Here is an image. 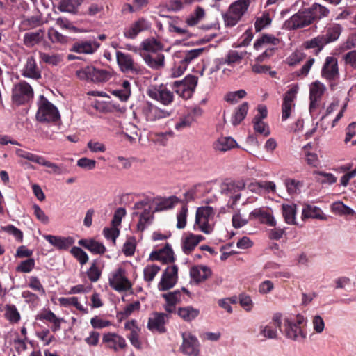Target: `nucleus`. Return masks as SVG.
<instances>
[{
  "label": "nucleus",
  "mask_w": 356,
  "mask_h": 356,
  "mask_svg": "<svg viewBox=\"0 0 356 356\" xmlns=\"http://www.w3.org/2000/svg\"><path fill=\"white\" fill-rule=\"evenodd\" d=\"M76 75L80 80L99 83L108 81L113 76V71L88 65L77 70Z\"/></svg>",
  "instance_id": "nucleus-1"
},
{
  "label": "nucleus",
  "mask_w": 356,
  "mask_h": 356,
  "mask_svg": "<svg viewBox=\"0 0 356 356\" xmlns=\"http://www.w3.org/2000/svg\"><path fill=\"white\" fill-rule=\"evenodd\" d=\"M250 0H237L232 3L227 12L222 13L225 24L227 26H235L247 11Z\"/></svg>",
  "instance_id": "nucleus-2"
},
{
  "label": "nucleus",
  "mask_w": 356,
  "mask_h": 356,
  "mask_svg": "<svg viewBox=\"0 0 356 356\" xmlns=\"http://www.w3.org/2000/svg\"><path fill=\"white\" fill-rule=\"evenodd\" d=\"M60 116L58 108L43 95H40L36 119L41 122H56Z\"/></svg>",
  "instance_id": "nucleus-3"
},
{
  "label": "nucleus",
  "mask_w": 356,
  "mask_h": 356,
  "mask_svg": "<svg viewBox=\"0 0 356 356\" xmlns=\"http://www.w3.org/2000/svg\"><path fill=\"white\" fill-rule=\"evenodd\" d=\"M214 210L211 207H202L197 209L194 229H199L209 234L213 231V227L209 221L213 218Z\"/></svg>",
  "instance_id": "nucleus-4"
},
{
  "label": "nucleus",
  "mask_w": 356,
  "mask_h": 356,
  "mask_svg": "<svg viewBox=\"0 0 356 356\" xmlns=\"http://www.w3.org/2000/svg\"><path fill=\"white\" fill-rule=\"evenodd\" d=\"M198 79L195 75H188L183 80L172 83V88L175 92L184 99L191 98L195 90Z\"/></svg>",
  "instance_id": "nucleus-5"
},
{
  "label": "nucleus",
  "mask_w": 356,
  "mask_h": 356,
  "mask_svg": "<svg viewBox=\"0 0 356 356\" xmlns=\"http://www.w3.org/2000/svg\"><path fill=\"white\" fill-rule=\"evenodd\" d=\"M116 61L122 73H132L134 75L143 73V67L135 63L132 56L129 54L117 51Z\"/></svg>",
  "instance_id": "nucleus-6"
},
{
  "label": "nucleus",
  "mask_w": 356,
  "mask_h": 356,
  "mask_svg": "<svg viewBox=\"0 0 356 356\" xmlns=\"http://www.w3.org/2000/svg\"><path fill=\"white\" fill-rule=\"evenodd\" d=\"M138 111L147 121L150 122L165 118L170 115V113L167 110L161 109L149 102H146L140 104L138 108Z\"/></svg>",
  "instance_id": "nucleus-7"
},
{
  "label": "nucleus",
  "mask_w": 356,
  "mask_h": 356,
  "mask_svg": "<svg viewBox=\"0 0 356 356\" xmlns=\"http://www.w3.org/2000/svg\"><path fill=\"white\" fill-rule=\"evenodd\" d=\"M148 96L165 106L170 105L174 100L173 92L163 85L152 86L147 90Z\"/></svg>",
  "instance_id": "nucleus-8"
},
{
  "label": "nucleus",
  "mask_w": 356,
  "mask_h": 356,
  "mask_svg": "<svg viewBox=\"0 0 356 356\" xmlns=\"http://www.w3.org/2000/svg\"><path fill=\"white\" fill-rule=\"evenodd\" d=\"M33 97L31 86L26 81H21L13 89L12 99L17 105L24 104Z\"/></svg>",
  "instance_id": "nucleus-9"
},
{
  "label": "nucleus",
  "mask_w": 356,
  "mask_h": 356,
  "mask_svg": "<svg viewBox=\"0 0 356 356\" xmlns=\"http://www.w3.org/2000/svg\"><path fill=\"white\" fill-rule=\"evenodd\" d=\"M170 314L154 312L148 319L147 327L152 332L165 333L167 332L165 325L168 322Z\"/></svg>",
  "instance_id": "nucleus-10"
},
{
  "label": "nucleus",
  "mask_w": 356,
  "mask_h": 356,
  "mask_svg": "<svg viewBox=\"0 0 356 356\" xmlns=\"http://www.w3.org/2000/svg\"><path fill=\"white\" fill-rule=\"evenodd\" d=\"M312 22L305 8L300 10L284 23L287 30H296L312 24Z\"/></svg>",
  "instance_id": "nucleus-11"
},
{
  "label": "nucleus",
  "mask_w": 356,
  "mask_h": 356,
  "mask_svg": "<svg viewBox=\"0 0 356 356\" xmlns=\"http://www.w3.org/2000/svg\"><path fill=\"white\" fill-rule=\"evenodd\" d=\"M178 280V267L177 265L168 266L162 274L161 280L158 284L160 291H168L173 288Z\"/></svg>",
  "instance_id": "nucleus-12"
},
{
  "label": "nucleus",
  "mask_w": 356,
  "mask_h": 356,
  "mask_svg": "<svg viewBox=\"0 0 356 356\" xmlns=\"http://www.w3.org/2000/svg\"><path fill=\"white\" fill-rule=\"evenodd\" d=\"M109 284L114 290L122 292L131 288L130 281L125 276V270L122 268H118L109 276Z\"/></svg>",
  "instance_id": "nucleus-13"
},
{
  "label": "nucleus",
  "mask_w": 356,
  "mask_h": 356,
  "mask_svg": "<svg viewBox=\"0 0 356 356\" xmlns=\"http://www.w3.org/2000/svg\"><path fill=\"white\" fill-rule=\"evenodd\" d=\"M321 76L330 83V87L333 88L334 84L332 81L339 76L338 60L334 56H327L321 70Z\"/></svg>",
  "instance_id": "nucleus-14"
},
{
  "label": "nucleus",
  "mask_w": 356,
  "mask_h": 356,
  "mask_svg": "<svg viewBox=\"0 0 356 356\" xmlns=\"http://www.w3.org/2000/svg\"><path fill=\"white\" fill-rule=\"evenodd\" d=\"M183 342L180 347L182 353L188 356H198L200 354V343L197 338L191 332L181 334Z\"/></svg>",
  "instance_id": "nucleus-15"
},
{
  "label": "nucleus",
  "mask_w": 356,
  "mask_h": 356,
  "mask_svg": "<svg viewBox=\"0 0 356 356\" xmlns=\"http://www.w3.org/2000/svg\"><path fill=\"white\" fill-rule=\"evenodd\" d=\"M298 91V86L293 85L284 95L282 104V120H286L290 116L292 109L295 106L294 101L296 99V94Z\"/></svg>",
  "instance_id": "nucleus-16"
},
{
  "label": "nucleus",
  "mask_w": 356,
  "mask_h": 356,
  "mask_svg": "<svg viewBox=\"0 0 356 356\" xmlns=\"http://www.w3.org/2000/svg\"><path fill=\"white\" fill-rule=\"evenodd\" d=\"M151 24L144 17H140L134 22L129 28L125 29L123 34L126 38L135 39L142 31L149 30Z\"/></svg>",
  "instance_id": "nucleus-17"
},
{
  "label": "nucleus",
  "mask_w": 356,
  "mask_h": 356,
  "mask_svg": "<svg viewBox=\"0 0 356 356\" xmlns=\"http://www.w3.org/2000/svg\"><path fill=\"white\" fill-rule=\"evenodd\" d=\"M100 47L96 40H81L74 42L70 51L78 54H92Z\"/></svg>",
  "instance_id": "nucleus-18"
},
{
  "label": "nucleus",
  "mask_w": 356,
  "mask_h": 356,
  "mask_svg": "<svg viewBox=\"0 0 356 356\" xmlns=\"http://www.w3.org/2000/svg\"><path fill=\"white\" fill-rule=\"evenodd\" d=\"M102 342L106 344V348L112 349L115 352L127 346L125 339L122 336L113 332L104 334Z\"/></svg>",
  "instance_id": "nucleus-19"
},
{
  "label": "nucleus",
  "mask_w": 356,
  "mask_h": 356,
  "mask_svg": "<svg viewBox=\"0 0 356 356\" xmlns=\"http://www.w3.org/2000/svg\"><path fill=\"white\" fill-rule=\"evenodd\" d=\"M284 334L286 337L293 341L304 340L307 337L306 332L288 318L284 321Z\"/></svg>",
  "instance_id": "nucleus-20"
},
{
  "label": "nucleus",
  "mask_w": 356,
  "mask_h": 356,
  "mask_svg": "<svg viewBox=\"0 0 356 356\" xmlns=\"http://www.w3.org/2000/svg\"><path fill=\"white\" fill-rule=\"evenodd\" d=\"M43 237L54 248L60 250H68L75 242L74 238L72 236L44 235Z\"/></svg>",
  "instance_id": "nucleus-21"
},
{
  "label": "nucleus",
  "mask_w": 356,
  "mask_h": 356,
  "mask_svg": "<svg viewBox=\"0 0 356 356\" xmlns=\"http://www.w3.org/2000/svg\"><path fill=\"white\" fill-rule=\"evenodd\" d=\"M325 90V86L316 81L312 83L309 91V112L312 113L317 107V102L321 98Z\"/></svg>",
  "instance_id": "nucleus-22"
},
{
  "label": "nucleus",
  "mask_w": 356,
  "mask_h": 356,
  "mask_svg": "<svg viewBox=\"0 0 356 356\" xmlns=\"http://www.w3.org/2000/svg\"><path fill=\"white\" fill-rule=\"evenodd\" d=\"M312 24L318 22L330 14V10L318 3H314L310 7L305 8Z\"/></svg>",
  "instance_id": "nucleus-23"
},
{
  "label": "nucleus",
  "mask_w": 356,
  "mask_h": 356,
  "mask_svg": "<svg viewBox=\"0 0 356 356\" xmlns=\"http://www.w3.org/2000/svg\"><path fill=\"white\" fill-rule=\"evenodd\" d=\"M250 220L258 219L261 223L268 225L271 227L276 225V221L273 216L262 208H257L250 212L249 215Z\"/></svg>",
  "instance_id": "nucleus-24"
},
{
  "label": "nucleus",
  "mask_w": 356,
  "mask_h": 356,
  "mask_svg": "<svg viewBox=\"0 0 356 356\" xmlns=\"http://www.w3.org/2000/svg\"><path fill=\"white\" fill-rule=\"evenodd\" d=\"M22 75L24 77L38 80L41 78V72L37 66L35 59L33 56H29L22 70Z\"/></svg>",
  "instance_id": "nucleus-25"
},
{
  "label": "nucleus",
  "mask_w": 356,
  "mask_h": 356,
  "mask_svg": "<svg viewBox=\"0 0 356 356\" xmlns=\"http://www.w3.org/2000/svg\"><path fill=\"white\" fill-rule=\"evenodd\" d=\"M204 239L202 235H195L189 233L184 238L182 239V250L186 254H189L197 245V244Z\"/></svg>",
  "instance_id": "nucleus-26"
},
{
  "label": "nucleus",
  "mask_w": 356,
  "mask_h": 356,
  "mask_svg": "<svg viewBox=\"0 0 356 356\" xmlns=\"http://www.w3.org/2000/svg\"><path fill=\"white\" fill-rule=\"evenodd\" d=\"M78 243L95 254H103L106 250V247L102 243L92 238L81 239Z\"/></svg>",
  "instance_id": "nucleus-27"
},
{
  "label": "nucleus",
  "mask_w": 356,
  "mask_h": 356,
  "mask_svg": "<svg viewBox=\"0 0 356 356\" xmlns=\"http://www.w3.org/2000/svg\"><path fill=\"white\" fill-rule=\"evenodd\" d=\"M211 275V269L206 266H193L190 270L191 278L196 282H201L207 280Z\"/></svg>",
  "instance_id": "nucleus-28"
},
{
  "label": "nucleus",
  "mask_w": 356,
  "mask_h": 356,
  "mask_svg": "<svg viewBox=\"0 0 356 356\" xmlns=\"http://www.w3.org/2000/svg\"><path fill=\"white\" fill-rule=\"evenodd\" d=\"M81 0H60L57 8L63 13H76L81 6Z\"/></svg>",
  "instance_id": "nucleus-29"
},
{
  "label": "nucleus",
  "mask_w": 356,
  "mask_h": 356,
  "mask_svg": "<svg viewBox=\"0 0 356 356\" xmlns=\"http://www.w3.org/2000/svg\"><path fill=\"white\" fill-rule=\"evenodd\" d=\"M327 44L324 36L322 35H318V36L309 40L305 41L303 44V46L306 49H314V53L318 54Z\"/></svg>",
  "instance_id": "nucleus-30"
},
{
  "label": "nucleus",
  "mask_w": 356,
  "mask_h": 356,
  "mask_svg": "<svg viewBox=\"0 0 356 356\" xmlns=\"http://www.w3.org/2000/svg\"><path fill=\"white\" fill-rule=\"evenodd\" d=\"M343 31L342 26L339 24H332L330 25L325 31V34H323L327 44L337 41Z\"/></svg>",
  "instance_id": "nucleus-31"
},
{
  "label": "nucleus",
  "mask_w": 356,
  "mask_h": 356,
  "mask_svg": "<svg viewBox=\"0 0 356 356\" xmlns=\"http://www.w3.org/2000/svg\"><path fill=\"white\" fill-rule=\"evenodd\" d=\"M282 210L284 221L289 225H296V216L297 212L296 204H283L282 205Z\"/></svg>",
  "instance_id": "nucleus-32"
},
{
  "label": "nucleus",
  "mask_w": 356,
  "mask_h": 356,
  "mask_svg": "<svg viewBox=\"0 0 356 356\" xmlns=\"http://www.w3.org/2000/svg\"><path fill=\"white\" fill-rule=\"evenodd\" d=\"M236 140L232 137H221L213 144L216 150L227 152L236 145Z\"/></svg>",
  "instance_id": "nucleus-33"
},
{
  "label": "nucleus",
  "mask_w": 356,
  "mask_h": 356,
  "mask_svg": "<svg viewBox=\"0 0 356 356\" xmlns=\"http://www.w3.org/2000/svg\"><path fill=\"white\" fill-rule=\"evenodd\" d=\"M44 31L40 29L35 32L26 33L24 35V44L28 47H32L35 44L41 42L43 38Z\"/></svg>",
  "instance_id": "nucleus-34"
},
{
  "label": "nucleus",
  "mask_w": 356,
  "mask_h": 356,
  "mask_svg": "<svg viewBox=\"0 0 356 356\" xmlns=\"http://www.w3.org/2000/svg\"><path fill=\"white\" fill-rule=\"evenodd\" d=\"M322 214V210L319 207L305 204L302 209V220L306 218L323 219Z\"/></svg>",
  "instance_id": "nucleus-35"
},
{
  "label": "nucleus",
  "mask_w": 356,
  "mask_h": 356,
  "mask_svg": "<svg viewBox=\"0 0 356 356\" xmlns=\"http://www.w3.org/2000/svg\"><path fill=\"white\" fill-rule=\"evenodd\" d=\"M177 314L184 321L190 322L198 316V315L200 314V310L193 308L191 306L179 307L177 311Z\"/></svg>",
  "instance_id": "nucleus-36"
},
{
  "label": "nucleus",
  "mask_w": 356,
  "mask_h": 356,
  "mask_svg": "<svg viewBox=\"0 0 356 356\" xmlns=\"http://www.w3.org/2000/svg\"><path fill=\"white\" fill-rule=\"evenodd\" d=\"M144 60L149 67L158 70L164 66L165 56L163 54H158L156 56L147 54L144 56Z\"/></svg>",
  "instance_id": "nucleus-37"
},
{
  "label": "nucleus",
  "mask_w": 356,
  "mask_h": 356,
  "mask_svg": "<svg viewBox=\"0 0 356 356\" xmlns=\"http://www.w3.org/2000/svg\"><path fill=\"white\" fill-rule=\"evenodd\" d=\"M143 49L146 51H151L153 53H156L159 51L163 50V44L154 38H150L145 40L141 43Z\"/></svg>",
  "instance_id": "nucleus-38"
},
{
  "label": "nucleus",
  "mask_w": 356,
  "mask_h": 356,
  "mask_svg": "<svg viewBox=\"0 0 356 356\" xmlns=\"http://www.w3.org/2000/svg\"><path fill=\"white\" fill-rule=\"evenodd\" d=\"M248 111V104L245 102L241 104L234 111L232 118L233 125L239 124L245 118Z\"/></svg>",
  "instance_id": "nucleus-39"
},
{
  "label": "nucleus",
  "mask_w": 356,
  "mask_h": 356,
  "mask_svg": "<svg viewBox=\"0 0 356 356\" xmlns=\"http://www.w3.org/2000/svg\"><path fill=\"white\" fill-rule=\"evenodd\" d=\"M331 211L332 213L340 216H353L355 215V211L353 209L340 201L335 202L332 204Z\"/></svg>",
  "instance_id": "nucleus-40"
},
{
  "label": "nucleus",
  "mask_w": 356,
  "mask_h": 356,
  "mask_svg": "<svg viewBox=\"0 0 356 356\" xmlns=\"http://www.w3.org/2000/svg\"><path fill=\"white\" fill-rule=\"evenodd\" d=\"M205 16V11L203 8L197 6L194 12L186 19V23L189 26L197 25Z\"/></svg>",
  "instance_id": "nucleus-41"
},
{
  "label": "nucleus",
  "mask_w": 356,
  "mask_h": 356,
  "mask_svg": "<svg viewBox=\"0 0 356 356\" xmlns=\"http://www.w3.org/2000/svg\"><path fill=\"white\" fill-rule=\"evenodd\" d=\"M15 153L18 156L27 159L29 161L36 163L40 165H43L45 160V158L42 156L35 154L22 149H17Z\"/></svg>",
  "instance_id": "nucleus-42"
},
{
  "label": "nucleus",
  "mask_w": 356,
  "mask_h": 356,
  "mask_svg": "<svg viewBox=\"0 0 356 356\" xmlns=\"http://www.w3.org/2000/svg\"><path fill=\"white\" fill-rule=\"evenodd\" d=\"M5 318L11 323H17L20 320V314L15 305L8 304L5 306Z\"/></svg>",
  "instance_id": "nucleus-43"
},
{
  "label": "nucleus",
  "mask_w": 356,
  "mask_h": 356,
  "mask_svg": "<svg viewBox=\"0 0 356 356\" xmlns=\"http://www.w3.org/2000/svg\"><path fill=\"white\" fill-rule=\"evenodd\" d=\"M280 42V40L273 35L263 34L262 36L258 38L254 43V48L259 50L265 44H271L277 45Z\"/></svg>",
  "instance_id": "nucleus-44"
},
{
  "label": "nucleus",
  "mask_w": 356,
  "mask_h": 356,
  "mask_svg": "<svg viewBox=\"0 0 356 356\" xmlns=\"http://www.w3.org/2000/svg\"><path fill=\"white\" fill-rule=\"evenodd\" d=\"M179 202V199L175 196H170L165 198H162L161 201L157 204L155 209L156 211L166 210L172 209L174 206Z\"/></svg>",
  "instance_id": "nucleus-45"
},
{
  "label": "nucleus",
  "mask_w": 356,
  "mask_h": 356,
  "mask_svg": "<svg viewBox=\"0 0 356 356\" xmlns=\"http://www.w3.org/2000/svg\"><path fill=\"white\" fill-rule=\"evenodd\" d=\"M245 187V184L243 181H230L225 184L222 188L223 192L226 195H232L234 193L240 192Z\"/></svg>",
  "instance_id": "nucleus-46"
},
{
  "label": "nucleus",
  "mask_w": 356,
  "mask_h": 356,
  "mask_svg": "<svg viewBox=\"0 0 356 356\" xmlns=\"http://www.w3.org/2000/svg\"><path fill=\"white\" fill-rule=\"evenodd\" d=\"M246 55V51H238L236 50H229L226 54L227 59V65L234 66L239 64Z\"/></svg>",
  "instance_id": "nucleus-47"
},
{
  "label": "nucleus",
  "mask_w": 356,
  "mask_h": 356,
  "mask_svg": "<svg viewBox=\"0 0 356 356\" xmlns=\"http://www.w3.org/2000/svg\"><path fill=\"white\" fill-rule=\"evenodd\" d=\"M272 19L268 12L263 13L261 17H257L254 22V28L256 32H260L266 27L270 25Z\"/></svg>",
  "instance_id": "nucleus-48"
},
{
  "label": "nucleus",
  "mask_w": 356,
  "mask_h": 356,
  "mask_svg": "<svg viewBox=\"0 0 356 356\" xmlns=\"http://www.w3.org/2000/svg\"><path fill=\"white\" fill-rule=\"evenodd\" d=\"M58 301L62 306L68 307L72 305L75 307L78 310L83 312L86 314L88 313L87 309H85L83 306L79 302L77 297H62L58 299Z\"/></svg>",
  "instance_id": "nucleus-49"
},
{
  "label": "nucleus",
  "mask_w": 356,
  "mask_h": 356,
  "mask_svg": "<svg viewBox=\"0 0 356 356\" xmlns=\"http://www.w3.org/2000/svg\"><path fill=\"white\" fill-rule=\"evenodd\" d=\"M99 263V261L98 259L93 260L90 268L87 271L88 277L92 282H97L101 276L102 271L97 267Z\"/></svg>",
  "instance_id": "nucleus-50"
},
{
  "label": "nucleus",
  "mask_w": 356,
  "mask_h": 356,
  "mask_svg": "<svg viewBox=\"0 0 356 356\" xmlns=\"http://www.w3.org/2000/svg\"><path fill=\"white\" fill-rule=\"evenodd\" d=\"M252 122L255 132L264 136H268L270 135V132L268 125L262 120H260L259 118H254Z\"/></svg>",
  "instance_id": "nucleus-51"
},
{
  "label": "nucleus",
  "mask_w": 356,
  "mask_h": 356,
  "mask_svg": "<svg viewBox=\"0 0 356 356\" xmlns=\"http://www.w3.org/2000/svg\"><path fill=\"white\" fill-rule=\"evenodd\" d=\"M175 260L174 252L171 245L167 243L162 248L161 261L163 264H170L174 262Z\"/></svg>",
  "instance_id": "nucleus-52"
},
{
  "label": "nucleus",
  "mask_w": 356,
  "mask_h": 356,
  "mask_svg": "<svg viewBox=\"0 0 356 356\" xmlns=\"http://www.w3.org/2000/svg\"><path fill=\"white\" fill-rule=\"evenodd\" d=\"M160 270V267L152 264L147 266L143 270L144 280L146 282H151Z\"/></svg>",
  "instance_id": "nucleus-53"
},
{
  "label": "nucleus",
  "mask_w": 356,
  "mask_h": 356,
  "mask_svg": "<svg viewBox=\"0 0 356 356\" xmlns=\"http://www.w3.org/2000/svg\"><path fill=\"white\" fill-rule=\"evenodd\" d=\"M70 253L81 265L86 264L88 261V256L87 253L79 247H72L70 250Z\"/></svg>",
  "instance_id": "nucleus-54"
},
{
  "label": "nucleus",
  "mask_w": 356,
  "mask_h": 356,
  "mask_svg": "<svg viewBox=\"0 0 356 356\" xmlns=\"http://www.w3.org/2000/svg\"><path fill=\"white\" fill-rule=\"evenodd\" d=\"M260 334L264 336L266 338L268 339H276L277 334V327L271 325V323H269L267 325L265 326H260Z\"/></svg>",
  "instance_id": "nucleus-55"
},
{
  "label": "nucleus",
  "mask_w": 356,
  "mask_h": 356,
  "mask_svg": "<svg viewBox=\"0 0 356 356\" xmlns=\"http://www.w3.org/2000/svg\"><path fill=\"white\" fill-rule=\"evenodd\" d=\"M252 187V191H255L257 189H264L267 192L275 191V184L273 181H261L256 182L254 184H252L250 185Z\"/></svg>",
  "instance_id": "nucleus-56"
},
{
  "label": "nucleus",
  "mask_w": 356,
  "mask_h": 356,
  "mask_svg": "<svg viewBox=\"0 0 356 356\" xmlns=\"http://www.w3.org/2000/svg\"><path fill=\"white\" fill-rule=\"evenodd\" d=\"M162 297L165 300L166 302L170 305H177L181 301V292L180 290H175L174 291L162 294Z\"/></svg>",
  "instance_id": "nucleus-57"
},
{
  "label": "nucleus",
  "mask_w": 356,
  "mask_h": 356,
  "mask_svg": "<svg viewBox=\"0 0 356 356\" xmlns=\"http://www.w3.org/2000/svg\"><path fill=\"white\" fill-rule=\"evenodd\" d=\"M194 121L195 118L193 115L188 114L181 118L179 121L175 124V128L177 131H181L186 128L190 127Z\"/></svg>",
  "instance_id": "nucleus-58"
},
{
  "label": "nucleus",
  "mask_w": 356,
  "mask_h": 356,
  "mask_svg": "<svg viewBox=\"0 0 356 356\" xmlns=\"http://www.w3.org/2000/svg\"><path fill=\"white\" fill-rule=\"evenodd\" d=\"M246 92L245 90H238L237 91L234 92H229L227 93V95L225 97V99L229 103L235 104L236 103L239 99H243L246 95Z\"/></svg>",
  "instance_id": "nucleus-59"
},
{
  "label": "nucleus",
  "mask_w": 356,
  "mask_h": 356,
  "mask_svg": "<svg viewBox=\"0 0 356 356\" xmlns=\"http://www.w3.org/2000/svg\"><path fill=\"white\" fill-rule=\"evenodd\" d=\"M1 229L6 233L13 236L15 239L19 242L23 241V233L18 228L15 227L13 225H8L1 227Z\"/></svg>",
  "instance_id": "nucleus-60"
},
{
  "label": "nucleus",
  "mask_w": 356,
  "mask_h": 356,
  "mask_svg": "<svg viewBox=\"0 0 356 356\" xmlns=\"http://www.w3.org/2000/svg\"><path fill=\"white\" fill-rule=\"evenodd\" d=\"M239 303L241 306L246 311L250 312L253 307V302L251 297L245 293H242L238 296Z\"/></svg>",
  "instance_id": "nucleus-61"
},
{
  "label": "nucleus",
  "mask_w": 356,
  "mask_h": 356,
  "mask_svg": "<svg viewBox=\"0 0 356 356\" xmlns=\"http://www.w3.org/2000/svg\"><path fill=\"white\" fill-rule=\"evenodd\" d=\"M136 250V239L134 237H130L124 243L122 252L127 257L134 255Z\"/></svg>",
  "instance_id": "nucleus-62"
},
{
  "label": "nucleus",
  "mask_w": 356,
  "mask_h": 356,
  "mask_svg": "<svg viewBox=\"0 0 356 356\" xmlns=\"http://www.w3.org/2000/svg\"><path fill=\"white\" fill-rule=\"evenodd\" d=\"M35 266V260L29 258L22 261L17 267L16 270L21 273H29Z\"/></svg>",
  "instance_id": "nucleus-63"
},
{
  "label": "nucleus",
  "mask_w": 356,
  "mask_h": 356,
  "mask_svg": "<svg viewBox=\"0 0 356 356\" xmlns=\"http://www.w3.org/2000/svg\"><path fill=\"white\" fill-rule=\"evenodd\" d=\"M28 286L31 289L39 292L41 295H45V289H44L38 277L35 276L30 277Z\"/></svg>",
  "instance_id": "nucleus-64"
}]
</instances>
